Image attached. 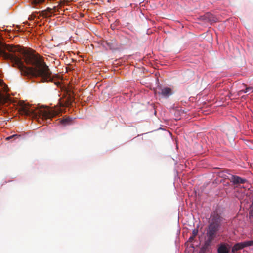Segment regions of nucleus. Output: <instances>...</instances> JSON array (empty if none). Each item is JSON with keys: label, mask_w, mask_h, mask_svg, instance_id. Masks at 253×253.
<instances>
[{"label": "nucleus", "mask_w": 253, "mask_h": 253, "mask_svg": "<svg viewBox=\"0 0 253 253\" xmlns=\"http://www.w3.org/2000/svg\"><path fill=\"white\" fill-rule=\"evenodd\" d=\"M249 219L251 222H253V208L250 212Z\"/></svg>", "instance_id": "15"}, {"label": "nucleus", "mask_w": 253, "mask_h": 253, "mask_svg": "<svg viewBox=\"0 0 253 253\" xmlns=\"http://www.w3.org/2000/svg\"><path fill=\"white\" fill-rule=\"evenodd\" d=\"M243 248H244V246L242 242L236 243L232 247V252L235 253L236 252Z\"/></svg>", "instance_id": "10"}, {"label": "nucleus", "mask_w": 253, "mask_h": 253, "mask_svg": "<svg viewBox=\"0 0 253 253\" xmlns=\"http://www.w3.org/2000/svg\"><path fill=\"white\" fill-rule=\"evenodd\" d=\"M201 17L206 22H209L211 24L217 21V18L213 15L210 13H207Z\"/></svg>", "instance_id": "7"}, {"label": "nucleus", "mask_w": 253, "mask_h": 253, "mask_svg": "<svg viewBox=\"0 0 253 253\" xmlns=\"http://www.w3.org/2000/svg\"><path fill=\"white\" fill-rule=\"evenodd\" d=\"M19 137V135H18L17 134H14V135H12L11 136H10L9 137H7L6 138V140H10V139H12V138H17Z\"/></svg>", "instance_id": "16"}, {"label": "nucleus", "mask_w": 253, "mask_h": 253, "mask_svg": "<svg viewBox=\"0 0 253 253\" xmlns=\"http://www.w3.org/2000/svg\"><path fill=\"white\" fill-rule=\"evenodd\" d=\"M105 44L107 47L111 50H114L117 48V44L116 41L115 39H111L106 41L105 42Z\"/></svg>", "instance_id": "8"}, {"label": "nucleus", "mask_w": 253, "mask_h": 253, "mask_svg": "<svg viewBox=\"0 0 253 253\" xmlns=\"http://www.w3.org/2000/svg\"><path fill=\"white\" fill-rule=\"evenodd\" d=\"M0 55L10 60L12 66L18 68L22 75L40 77L42 82L52 80L48 66L42 56L33 51L23 49L19 45L4 44L0 47Z\"/></svg>", "instance_id": "1"}, {"label": "nucleus", "mask_w": 253, "mask_h": 253, "mask_svg": "<svg viewBox=\"0 0 253 253\" xmlns=\"http://www.w3.org/2000/svg\"><path fill=\"white\" fill-rule=\"evenodd\" d=\"M63 97L65 98V100L60 101V107H69L74 101L75 99L73 96V92L69 88L65 89Z\"/></svg>", "instance_id": "4"}, {"label": "nucleus", "mask_w": 253, "mask_h": 253, "mask_svg": "<svg viewBox=\"0 0 253 253\" xmlns=\"http://www.w3.org/2000/svg\"><path fill=\"white\" fill-rule=\"evenodd\" d=\"M250 91H251V92H253V87H246L244 90H242L241 91L244 93H247Z\"/></svg>", "instance_id": "14"}, {"label": "nucleus", "mask_w": 253, "mask_h": 253, "mask_svg": "<svg viewBox=\"0 0 253 253\" xmlns=\"http://www.w3.org/2000/svg\"><path fill=\"white\" fill-rule=\"evenodd\" d=\"M36 17H37V16H36V14H35V13H33V14H32V15H31V18H32V19H35V18H36Z\"/></svg>", "instance_id": "18"}, {"label": "nucleus", "mask_w": 253, "mask_h": 253, "mask_svg": "<svg viewBox=\"0 0 253 253\" xmlns=\"http://www.w3.org/2000/svg\"><path fill=\"white\" fill-rule=\"evenodd\" d=\"M197 234H198V230L196 229H194L192 231V236H193V237H195L197 235Z\"/></svg>", "instance_id": "17"}, {"label": "nucleus", "mask_w": 253, "mask_h": 253, "mask_svg": "<svg viewBox=\"0 0 253 253\" xmlns=\"http://www.w3.org/2000/svg\"><path fill=\"white\" fill-rule=\"evenodd\" d=\"M229 250L227 247L224 245H221L218 248V253H228Z\"/></svg>", "instance_id": "11"}, {"label": "nucleus", "mask_w": 253, "mask_h": 253, "mask_svg": "<svg viewBox=\"0 0 253 253\" xmlns=\"http://www.w3.org/2000/svg\"><path fill=\"white\" fill-rule=\"evenodd\" d=\"M73 119L70 117H67L64 119H62L60 121V122L62 124L64 125H71L73 123Z\"/></svg>", "instance_id": "12"}, {"label": "nucleus", "mask_w": 253, "mask_h": 253, "mask_svg": "<svg viewBox=\"0 0 253 253\" xmlns=\"http://www.w3.org/2000/svg\"><path fill=\"white\" fill-rule=\"evenodd\" d=\"M155 93L164 98H168L172 94V90L169 87L158 86L155 89Z\"/></svg>", "instance_id": "5"}, {"label": "nucleus", "mask_w": 253, "mask_h": 253, "mask_svg": "<svg viewBox=\"0 0 253 253\" xmlns=\"http://www.w3.org/2000/svg\"><path fill=\"white\" fill-rule=\"evenodd\" d=\"M220 226V221L218 217H213L211 223L209 225L207 230L208 240L210 243L216 237L217 231Z\"/></svg>", "instance_id": "3"}, {"label": "nucleus", "mask_w": 253, "mask_h": 253, "mask_svg": "<svg viewBox=\"0 0 253 253\" xmlns=\"http://www.w3.org/2000/svg\"><path fill=\"white\" fill-rule=\"evenodd\" d=\"M195 237H193V236H191L189 238V240L190 241H192V240H193V239Z\"/></svg>", "instance_id": "19"}, {"label": "nucleus", "mask_w": 253, "mask_h": 253, "mask_svg": "<svg viewBox=\"0 0 253 253\" xmlns=\"http://www.w3.org/2000/svg\"><path fill=\"white\" fill-rule=\"evenodd\" d=\"M19 111L22 115L26 116H32L37 117L39 116L42 120H45L46 123H50V120L52 118L58 115L62 112V109L61 108L57 109H47L44 110L34 109L32 107L26 104L21 106Z\"/></svg>", "instance_id": "2"}, {"label": "nucleus", "mask_w": 253, "mask_h": 253, "mask_svg": "<svg viewBox=\"0 0 253 253\" xmlns=\"http://www.w3.org/2000/svg\"><path fill=\"white\" fill-rule=\"evenodd\" d=\"M242 243H243V245L244 246V248L246 247L253 246V240L247 241L243 242Z\"/></svg>", "instance_id": "13"}, {"label": "nucleus", "mask_w": 253, "mask_h": 253, "mask_svg": "<svg viewBox=\"0 0 253 253\" xmlns=\"http://www.w3.org/2000/svg\"><path fill=\"white\" fill-rule=\"evenodd\" d=\"M228 179L232 183L235 187H238L240 184L245 183L247 180L237 175L231 174Z\"/></svg>", "instance_id": "6"}, {"label": "nucleus", "mask_w": 253, "mask_h": 253, "mask_svg": "<svg viewBox=\"0 0 253 253\" xmlns=\"http://www.w3.org/2000/svg\"><path fill=\"white\" fill-rule=\"evenodd\" d=\"M54 11H53L52 9L50 8H47L45 10H42L39 12L40 16H42L44 17H48L51 16L50 14L53 13Z\"/></svg>", "instance_id": "9"}]
</instances>
